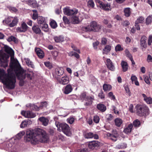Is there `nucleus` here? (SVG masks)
Returning a JSON list of instances; mask_svg holds the SVG:
<instances>
[{
  "mask_svg": "<svg viewBox=\"0 0 152 152\" xmlns=\"http://www.w3.org/2000/svg\"><path fill=\"white\" fill-rule=\"evenodd\" d=\"M92 98L91 97H88V99H86V102L85 103V105H88L91 104L92 102Z\"/></svg>",
  "mask_w": 152,
  "mask_h": 152,
  "instance_id": "nucleus-45",
  "label": "nucleus"
},
{
  "mask_svg": "<svg viewBox=\"0 0 152 152\" xmlns=\"http://www.w3.org/2000/svg\"><path fill=\"white\" fill-rule=\"evenodd\" d=\"M107 65L108 68L111 71H114L115 67L109 58L107 59Z\"/></svg>",
  "mask_w": 152,
  "mask_h": 152,
  "instance_id": "nucleus-19",
  "label": "nucleus"
},
{
  "mask_svg": "<svg viewBox=\"0 0 152 152\" xmlns=\"http://www.w3.org/2000/svg\"><path fill=\"white\" fill-rule=\"evenodd\" d=\"M63 73V69L57 67L55 69L53 74V76L57 79V78H59L58 76L62 75Z\"/></svg>",
  "mask_w": 152,
  "mask_h": 152,
  "instance_id": "nucleus-13",
  "label": "nucleus"
},
{
  "mask_svg": "<svg viewBox=\"0 0 152 152\" xmlns=\"http://www.w3.org/2000/svg\"><path fill=\"white\" fill-rule=\"evenodd\" d=\"M121 66L123 72H125L128 70V65L127 62L124 61H122L121 63Z\"/></svg>",
  "mask_w": 152,
  "mask_h": 152,
  "instance_id": "nucleus-25",
  "label": "nucleus"
},
{
  "mask_svg": "<svg viewBox=\"0 0 152 152\" xmlns=\"http://www.w3.org/2000/svg\"><path fill=\"white\" fill-rule=\"evenodd\" d=\"M32 30L36 34H40L41 32L40 29L37 26H34L32 28Z\"/></svg>",
  "mask_w": 152,
  "mask_h": 152,
  "instance_id": "nucleus-29",
  "label": "nucleus"
},
{
  "mask_svg": "<svg viewBox=\"0 0 152 152\" xmlns=\"http://www.w3.org/2000/svg\"><path fill=\"white\" fill-rule=\"evenodd\" d=\"M72 86L70 84H68L66 86L63 92L65 94H68L72 91Z\"/></svg>",
  "mask_w": 152,
  "mask_h": 152,
  "instance_id": "nucleus-20",
  "label": "nucleus"
},
{
  "mask_svg": "<svg viewBox=\"0 0 152 152\" xmlns=\"http://www.w3.org/2000/svg\"><path fill=\"white\" fill-rule=\"evenodd\" d=\"M96 2L97 5L104 10L108 11L110 10V4L104 3L99 0H96Z\"/></svg>",
  "mask_w": 152,
  "mask_h": 152,
  "instance_id": "nucleus-8",
  "label": "nucleus"
},
{
  "mask_svg": "<svg viewBox=\"0 0 152 152\" xmlns=\"http://www.w3.org/2000/svg\"><path fill=\"white\" fill-rule=\"evenodd\" d=\"M58 53L57 51H55L53 52L52 55L54 59H56V57L58 56Z\"/></svg>",
  "mask_w": 152,
  "mask_h": 152,
  "instance_id": "nucleus-63",
  "label": "nucleus"
},
{
  "mask_svg": "<svg viewBox=\"0 0 152 152\" xmlns=\"http://www.w3.org/2000/svg\"><path fill=\"white\" fill-rule=\"evenodd\" d=\"M88 97L86 96V94L85 93H82L80 96V98L83 100H85L86 101V99H88Z\"/></svg>",
  "mask_w": 152,
  "mask_h": 152,
  "instance_id": "nucleus-50",
  "label": "nucleus"
},
{
  "mask_svg": "<svg viewBox=\"0 0 152 152\" xmlns=\"http://www.w3.org/2000/svg\"><path fill=\"white\" fill-rule=\"evenodd\" d=\"M48 105V103L46 102H42L41 103V104L39 106V108L42 109L44 107H46Z\"/></svg>",
  "mask_w": 152,
  "mask_h": 152,
  "instance_id": "nucleus-49",
  "label": "nucleus"
},
{
  "mask_svg": "<svg viewBox=\"0 0 152 152\" xmlns=\"http://www.w3.org/2000/svg\"><path fill=\"white\" fill-rule=\"evenodd\" d=\"M82 30L85 31H91L90 27V25L87 26H84L82 27Z\"/></svg>",
  "mask_w": 152,
  "mask_h": 152,
  "instance_id": "nucleus-44",
  "label": "nucleus"
},
{
  "mask_svg": "<svg viewBox=\"0 0 152 152\" xmlns=\"http://www.w3.org/2000/svg\"><path fill=\"white\" fill-rule=\"evenodd\" d=\"M90 27L91 31L98 32L101 30L102 26L98 24L95 21H92L90 24Z\"/></svg>",
  "mask_w": 152,
  "mask_h": 152,
  "instance_id": "nucleus-7",
  "label": "nucleus"
},
{
  "mask_svg": "<svg viewBox=\"0 0 152 152\" xmlns=\"http://www.w3.org/2000/svg\"><path fill=\"white\" fill-rule=\"evenodd\" d=\"M80 14L79 15V17L74 15L72 18V21L74 24H78L81 22L83 18L81 17Z\"/></svg>",
  "mask_w": 152,
  "mask_h": 152,
  "instance_id": "nucleus-16",
  "label": "nucleus"
},
{
  "mask_svg": "<svg viewBox=\"0 0 152 152\" xmlns=\"http://www.w3.org/2000/svg\"><path fill=\"white\" fill-rule=\"evenodd\" d=\"M99 97L101 99H103L104 98V95L102 91H101L98 94Z\"/></svg>",
  "mask_w": 152,
  "mask_h": 152,
  "instance_id": "nucleus-59",
  "label": "nucleus"
},
{
  "mask_svg": "<svg viewBox=\"0 0 152 152\" xmlns=\"http://www.w3.org/2000/svg\"><path fill=\"white\" fill-rule=\"evenodd\" d=\"M32 11L34 12V13L33 15L32 16V18L34 20H36L37 18H38V14L37 12V10H32Z\"/></svg>",
  "mask_w": 152,
  "mask_h": 152,
  "instance_id": "nucleus-46",
  "label": "nucleus"
},
{
  "mask_svg": "<svg viewBox=\"0 0 152 152\" xmlns=\"http://www.w3.org/2000/svg\"><path fill=\"white\" fill-rule=\"evenodd\" d=\"M9 56L0 51V66L6 67L8 66V59Z\"/></svg>",
  "mask_w": 152,
  "mask_h": 152,
  "instance_id": "nucleus-6",
  "label": "nucleus"
},
{
  "mask_svg": "<svg viewBox=\"0 0 152 152\" xmlns=\"http://www.w3.org/2000/svg\"><path fill=\"white\" fill-rule=\"evenodd\" d=\"M11 61L12 64L10 65V68L7 70V73H6L3 69L0 68V80H1L8 88L12 89L14 88L16 82L15 75L22 82L26 75L12 56H11Z\"/></svg>",
  "mask_w": 152,
  "mask_h": 152,
  "instance_id": "nucleus-1",
  "label": "nucleus"
},
{
  "mask_svg": "<svg viewBox=\"0 0 152 152\" xmlns=\"http://www.w3.org/2000/svg\"><path fill=\"white\" fill-rule=\"evenodd\" d=\"M55 124L57 128V130L59 132H62L68 136H71L72 134L69 126L64 123H61L56 121Z\"/></svg>",
  "mask_w": 152,
  "mask_h": 152,
  "instance_id": "nucleus-3",
  "label": "nucleus"
},
{
  "mask_svg": "<svg viewBox=\"0 0 152 152\" xmlns=\"http://www.w3.org/2000/svg\"><path fill=\"white\" fill-rule=\"evenodd\" d=\"M108 97L112 100H115V97L113 95V93L112 92H110L108 94Z\"/></svg>",
  "mask_w": 152,
  "mask_h": 152,
  "instance_id": "nucleus-54",
  "label": "nucleus"
},
{
  "mask_svg": "<svg viewBox=\"0 0 152 152\" xmlns=\"http://www.w3.org/2000/svg\"><path fill=\"white\" fill-rule=\"evenodd\" d=\"M143 97L144 98V100L148 104H152V98L151 97H148L146 95L142 94Z\"/></svg>",
  "mask_w": 152,
  "mask_h": 152,
  "instance_id": "nucleus-26",
  "label": "nucleus"
},
{
  "mask_svg": "<svg viewBox=\"0 0 152 152\" xmlns=\"http://www.w3.org/2000/svg\"><path fill=\"white\" fill-rule=\"evenodd\" d=\"M103 88L104 91H109L111 90L112 87L109 84H105L103 85Z\"/></svg>",
  "mask_w": 152,
  "mask_h": 152,
  "instance_id": "nucleus-34",
  "label": "nucleus"
},
{
  "mask_svg": "<svg viewBox=\"0 0 152 152\" xmlns=\"http://www.w3.org/2000/svg\"><path fill=\"white\" fill-rule=\"evenodd\" d=\"M35 50L37 55L40 58H43L44 54L43 52L41 49L39 48H36Z\"/></svg>",
  "mask_w": 152,
  "mask_h": 152,
  "instance_id": "nucleus-22",
  "label": "nucleus"
},
{
  "mask_svg": "<svg viewBox=\"0 0 152 152\" xmlns=\"http://www.w3.org/2000/svg\"><path fill=\"white\" fill-rule=\"evenodd\" d=\"M125 15L126 17H128L130 15V8H126L124 10Z\"/></svg>",
  "mask_w": 152,
  "mask_h": 152,
  "instance_id": "nucleus-39",
  "label": "nucleus"
},
{
  "mask_svg": "<svg viewBox=\"0 0 152 152\" xmlns=\"http://www.w3.org/2000/svg\"><path fill=\"white\" fill-rule=\"evenodd\" d=\"M37 21L38 23L40 25H42V24L45 22V18L41 16L38 17L37 18Z\"/></svg>",
  "mask_w": 152,
  "mask_h": 152,
  "instance_id": "nucleus-37",
  "label": "nucleus"
},
{
  "mask_svg": "<svg viewBox=\"0 0 152 152\" xmlns=\"http://www.w3.org/2000/svg\"><path fill=\"white\" fill-rule=\"evenodd\" d=\"M147 40V37L145 36H143L141 37L140 40V45L144 48L145 49L147 47V45L146 41Z\"/></svg>",
  "mask_w": 152,
  "mask_h": 152,
  "instance_id": "nucleus-23",
  "label": "nucleus"
},
{
  "mask_svg": "<svg viewBox=\"0 0 152 152\" xmlns=\"http://www.w3.org/2000/svg\"><path fill=\"white\" fill-rule=\"evenodd\" d=\"M7 41L9 42L13 41L15 42H17L16 39L13 36H11L9 37L7 39Z\"/></svg>",
  "mask_w": 152,
  "mask_h": 152,
  "instance_id": "nucleus-52",
  "label": "nucleus"
},
{
  "mask_svg": "<svg viewBox=\"0 0 152 152\" xmlns=\"http://www.w3.org/2000/svg\"><path fill=\"white\" fill-rule=\"evenodd\" d=\"M53 39L56 42H62L64 40L63 37L61 36L54 37Z\"/></svg>",
  "mask_w": 152,
  "mask_h": 152,
  "instance_id": "nucleus-33",
  "label": "nucleus"
},
{
  "mask_svg": "<svg viewBox=\"0 0 152 152\" xmlns=\"http://www.w3.org/2000/svg\"><path fill=\"white\" fill-rule=\"evenodd\" d=\"M27 4L31 7L34 8L37 6V2L35 0H29L27 1Z\"/></svg>",
  "mask_w": 152,
  "mask_h": 152,
  "instance_id": "nucleus-28",
  "label": "nucleus"
},
{
  "mask_svg": "<svg viewBox=\"0 0 152 152\" xmlns=\"http://www.w3.org/2000/svg\"><path fill=\"white\" fill-rule=\"evenodd\" d=\"M144 81L145 82L148 84H150V82L148 76L145 75L144 76Z\"/></svg>",
  "mask_w": 152,
  "mask_h": 152,
  "instance_id": "nucleus-57",
  "label": "nucleus"
},
{
  "mask_svg": "<svg viewBox=\"0 0 152 152\" xmlns=\"http://www.w3.org/2000/svg\"><path fill=\"white\" fill-rule=\"evenodd\" d=\"M97 109L102 112L106 110V107L102 104H98L97 106Z\"/></svg>",
  "mask_w": 152,
  "mask_h": 152,
  "instance_id": "nucleus-36",
  "label": "nucleus"
},
{
  "mask_svg": "<svg viewBox=\"0 0 152 152\" xmlns=\"http://www.w3.org/2000/svg\"><path fill=\"white\" fill-rule=\"evenodd\" d=\"M135 109L137 114L140 116H144L148 114L149 109L146 106L137 104Z\"/></svg>",
  "mask_w": 152,
  "mask_h": 152,
  "instance_id": "nucleus-4",
  "label": "nucleus"
},
{
  "mask_svg": "<svg viewBox=\"0 0 152 152\" xmlns=\"http://www.w3.org/2000/svg\"><path fill=\"white\" fill-rule=\"evenodd\" d=\"M24 60H25L26 64L28 66L32 68H34V65L32 62L29 58H24Z\"/></svg>",
  "mask_w": 152,
  "mask_h": 152,
  "instance_id": "nucleus-31",
  "label": "nucleus"
},
{
  "mask_svg": "<svg viewBox=\"0 0 152 152\" xmlns=\"http://www.w3.org/2000/svg\"><path fill=\"white\" fill-rule=\"evenodd\" d=\"M38 120L41 122L42 125L44 126H46L49 123L48 119L44 117H42L38 119Z\"/></svg>",
  "mask_w": 152,
  "mask_h": 152,
  "instance_id": "nucleus-21",
  "label": "nucleus"
},
{
  "mask_svg": "<svg viewBox=\"0 0 152 152\" xmlns=\"http://www.w3.org/2000/svg\"><path fill=\"white\" fill-rule=\"evenodd\" d=\"M115 50L116 51H117L122 50H123V48L121 47L120 45H118L115 47Z\"/></svg>",
  "mask_w": 152,
  "mask_h": 152,
  "instance_id": "nucleus-58",
  "label": "nucleus"
},
{
  "mask_svg": "<svg viewBox=\"0 0 152 152\" xmlns=\"http://www.w3.org/2000/svg\"><path fill=\"white\" fill-rule=\"evenodd\" d=\"M63 20L64 23L66 24H69V19L66 16H64L63 18Z\"/></svg>",
  "mask_w": 152,
  "mask_h": 152,
  "instance_id": "nucleus-61",
  "label": "nucleus"
},
{
  "mask_svg": "<svg viewBox=\"0 0 152 152\" xmlns=\"http://www.w3.org/2000/svg\"><path fill=\"white\" fill-rule=\"evenodd\" d=\"M25 140L32 144L36 145L39 142H47L48 140V137L44 130L38 128L35 129L34 132L31 130H27Z\"/></svg>",
  "mask_w": 152,
  "mask_h": 152,
  "instance_id": "nucleus-2",
  "label": "nucleus"
},
{
  "mask_svg": "<svg viewBox=\"0 0 152 152\" xmlns=\"http://www.w3.org/2000/svg\"><path fill=\"white\" fill-rule=\"evenodd\" d=\"M32 121L29 119H27L23 121L21 124L20 127L21 128H23L27 127L31 124Z\"/></svg>",
  "mask_w": 152,
  "mask_h": 152,
  "instance_id": "nucleus-17",
  "label": "nucleus"
},
{
  "mask_svg": "<svg viewBox=\"0 0 152 152\" xmlns=\"http://www.w3.org/2000/svg\"><path fill=\"white\" fill-rule=\"evenodd\" d=\"M111 49V46L110 45H106L104 49H103V53L107 54Z\"/></svg>",
  "mask_w": 152,
  "mask_h": 152,
  "instance_id": "nucleus-32",
  "label": "nucleus"
},
{
  "mask_svg": "<svg viewBox=\"0 0 152 152\" xmlns=\"http://www.w3.org/2000/svg\"><path fill=\"white\" fill-rule=\"evenodd\" d=\"M85 137L86 138H94V139H98L99 138L98 135L96 134H94L93 133L91 132L86 133L85 134Z\"/></svg>",
  "mask_w": 152,
  "mask_h": 152,
  "instance_id": "nucleus-18",
  "label": "nucleus"
},
{
  "mask_svg": "<svg viewBox=\"0 0 152 152\" xmlns=\"http://www.w3.org/2000/svg\"><path fill=\"white\" fill-rule=\"evenodd\" d=\"M152 22V15L149 16L146 19V23L148 25Z\"/></svg>",
  "mask_w": 152,
  "mask_h": 152,
  "instance_id": "nucleus-40",
  "label": "nucleus"
},
{
  "mask_svg": "<svg viewBox=\"0 0 152 152\" xmlns=\"http://www.w3.org/2000/svg\"><path fill=\"white\" fill-rule=\"evenodd\" d=\"M87 5L89 7H93L94 6V4L93 1L89 0L88 2Z\"/></svg>",
  "mask_w": 152,
  "mask_h": 152,
  "instance_id": "nucleus-51",
  "label": "nucleus"
},
{
  "mask_svg": "<svg viewBox=\"0 0 152 152\" xmlns=\"http://www.w3.org/2000/svg\"><path fill=\"white\" fill-rule=\"evenodd\" d=\"M99 118L97 115H95L94 117L93 121L96 123H98L99 121Z\"/></svg>",
  "mask_w": 152,
  "mask_h": 152,
  "instance_id": "nucleus-53",
  "label": "nucleus"
},
{
  "mask_svg": "<svg viewBox=\"0 0 152 152\" xmlns=\"http://www.w3.org/2000/svg\"><path fill=\"white\" fill-rule=\"evenodd\" d=\"M144 21V18L142 17H139L136 20L135 23H142Z\"/></svg>",
  "mask_w": 152,
  "mask_h": 152,
  "instance_id": "nucleus-43",
  "label": "nucleus"
},
{
  "mask_svg": "<svg viewBox=\"0 0 152 152\" xmlns=\"http://www.w3.org/2000/svg\"><path fill=\"white\" fill-rule=\"evenodd\" d=\"M57 80L60 84L62 85L66 84L69 82V78L67 76L63 77L61 78H57Z\"/></svg>",
  "mask_w": 152,
  "mask_h": 152,
  "instance_id": "nucleus-14",
  "label": "nucleus"
},
{
  "mask_svg": "<svg viewBox=\"0 0 152 152\" xmlns=\"http://www.w3.org/2000/svg\"><path fill=\"white\" fill-rule=\"evenodd\" d=\"M75 120L74 118H69L67 119V122L70 124H72Z\"/></svg>",
  "mask_w": 152,
  "mask_h": 152,
  "instance_id": "nucleus-60",
  "label": "nucleus"
},
{
  "mask_svg": "<svg viewBox=\"0 0 152 152\" xmlns=\"http://www.w3.org/2000/svg\"><path fill=\"white\" fill-rule=\"evenodd\" d=\"M99 142L97 141H93L90 142L86 145V147H88L89 150L93 149L99 145Z\"/></svg>",
  "mask_w": 152,
  "mask_h": 152,
  "instance_id": "nucleus-11",
  "label": "nucleus"
},
{
  "mask_svg": "<svg viewBox=\"0 0 152 152\" xmlns=\"http://www.w3.org/2000/svg\"><path fill=\"white\" fill-rule=\"evenodd\" d=\"M133 127V124H129L127 127L125 128L124 132L126 134L131 132Z\"/></svg>",
  "mask_w": 152,
  "mask_h": 152,
  "instance_id": "nucleus-27",
  "label": "nucleus"
},
{
  "mask_svg": "<svg viewBox=\"0 0 152 152\" xmlns=\"http://www.w3.org/2000/svg\"><path fill=\"white\" fill-rule=\"evenodd\" d=\"M5 51L7 53L12 55L14 53L13 50L10 47L8 46L6 47L5 49Z\"/></svg>",
  "mask_w": 152,
  "mask_h": 152,
  "instance_id": "nucleus-38",
  "label": "nucleus"
},
{
  "mask_svg": "<svg viewBox=\"0 0 152 152\" xmlns=\"http://www.w3.org/2000/svg\"><path fill=\"white\" fill-rule=\"evenodd\" d=\"M133 124L134 127H138L140 125V123L138 119H136L133 122Z\"/></svg>",
  "mask_w": 152,
  "mask_h": 152,
  "instance_id": "nucleus-41",
  "label": "nucleus"
},
{
  "mask_svg": "<svg viewBox=\"0 0 152 152\" xmlns=\"http://www.w3.org/2000/svg\"><path fill=\"white\" fill-rule=\"evenodd\" d=\"M125 53L126 56L128 57L130 59L132 58L131 54L129 53V51L127 50H125Z\"/></svg>",
  "mask_w": 152,
  "mask_h": 152,
  "instance_id": "nucleus-55",
  "label": "nucleus"
},
{
  "mask_svg": "<svg viewBox=\"0 0 152 152\" xmlns=\"http://www.w3.org/2000/svg\"><path fill=\"white\" fill-rule=\"evenodd\" d=\"M26 107L31 110L35 111H38L39 110V107H37V105L30 103L27 104Z\"/></svg>",
  "mask_w": 152,
  "mask_h": 152,
  "instance_id": "nucleus-24",
  "label": "nucleus"
},
{
  "mask_svg": "<svg viewBox=\"0 0 152 152\" xmlns=\"http://www.w3.org/2000/svg\"><path fill=\"white\" fill-rule=\"evenodd\" d=\"M21 114L25 117L28 118H34L36 116V115L35 113L30 111H22L21 112Z\"/></svg>",
  "mask_w": 152,
  "mask_h": 152,
  "instance_id": "nucleus-12",
  "label": "nucleus"
},
{
  "mask_svg": "<svg viewBox=\"0 0 152 152\" xmlns=\"http://www.w3.org/2000/svg\"><path fill=\"white\" fill-rule=\"evenodd\" d=\"M105 135L107 137L108 139L111 140L113 141H116L117 140L118 134L115 130H113L112 134L107 133Z\"/></svg>",
  "mask_w": 152,
  "mask_h": 152,
  "instance_id": "nucleus-10",
  "label": "nucleus"
},
{
  "mask_svg": "<svg viewBox=\"0 0 152 152\" xmlns=\"http://www.w3.org/2000/svg\"><path fill=\"white\" fill-rule=\"evenodd\" d=\"M89 150L88 148H81L79 150V152H87Z\"/></svg>",
  "mask_w": 152,
  "mask_h": 152,
  "instance_id": "nucleus-62",
  "label": "nucleus"
},
{
  "mask_svg": "<svg viewBox=\"0 0 152 152\" xmlns=\"http://www.w3.org/2000/svg\"><path fill=\"white\" fill-rule=\"evenodd\" d=\"M125 90L126 93L128 94V95L130 96L131 95V93L129 90V88L128 86H126L125 87Z\"/></svg>",
  "mask_w": 152,
  "mask_h": 152,
  "instance_id": "nucleus-56",
  "label": "nucleus"
},
{
  "mask_svg": "<svg viewBox=\"0 0 152 152\" xmlns=\"http://www.w3.org/2000/svg\"><path fill=\"white\" fill-rule=\"evenodd\" d=\"M115 123L117 126L120 127L123 123V121L121 119L117 118L115 119Z\"/></svg>",
  "mask_w": 152,
  "mask_h": 152,
  "instance_id": "nucleus-35",
  "label": "nucleus"
},
{
  "mask_svg": "<svg viewBox=\"0 0 152 152\" xmlns=\"http://www.w3.org/2000/svg\"><path fill=\"white\" fill-rule=\"evenodd\" d=\"M64 13L68 15H74L77 14L78 12V10L75 9L70 10L69 7H66L63 9Z\"/></svg>",
  "mask_w": 152,
  "mask_h": 152,
  "instance_id": "nucleus-9",
  "label": "nucleus"
},
{
  "mask_svg": "<svg viewBox=\"0 0 152 152\" xmlns=\"http://www.w3.org/2000/svg\"><path fill=\"white\" fill-rule=\"evenodd\" d=\"M28 26L25 22H23L22 23L21 27H18L16 29L17 32H25L27 29Z\"/></svg>",
  "mask_w": 152,
  "mask_h": 152,
  "instance_id": "nucleus-15",
  "label": "nucleus"
},
{
  "mask_svg": "<svg viewBox=\"0 0 152 152\" xmlns=\"http://www.w3.org/2000/svg\"><path fill=\"white\" fill-rule=\"evenodd\" d=\"M18 22V19L17 17H9L3 20L8 26L12 27L17 25Z\"/></svg>",
  "mask_w": 152,
  "mask_h": 152,
  "instance_id": "nucleus-5",
  "label": "nucleus"
},
{
  "mask_svg": "<svg viewBox=\"0 0 152 152\" xmlns=\"http://www.w3.org/2000/svg\"><path fill=\"white\" fill-rule=\"evenodd\" d=\"M132 83H134L136 86L139 85V83L137 81V78L136 76L132 75L131 78Z\"/></svg>",
  "mask_w": 152,
  "mask_h": 152,
  "instance_id": "nucleus-30",
  "label": "nucleus"
},
{
  "mask_svg": "<svg viewBox=\"0 0 152 152\" xmlns=\"http://www.w3.org/2000/svg\"><path fill=\"white\" fill-rule=\"evenodd\" d=\"M152 43V35H150L149 37L148 41V44L150 45Z\"/></svg>",
  "mask_w": 152,
  "mask_h": 152,
  "instance_id": "nucleus-64",
  "label": "nucleus"
},
{
  "mask_svg": "<svg viewBox=\"0 0 152 152\" xmlns=\"http://www.w3.org/2000/svg\"><path fill=\"white\" fill-rule=\"evenodd\" d=\"M50 24L51 27L53 28H56L57 26L56 23L53 20H52L51 21Z\"/></svg>",
  "mask_w": 152,
  "mask_h": 152,
  "instance_id": "nucleus-42",
  "label": "nucleus"
},
{
  "mask_svg": "<svg viewBox=\"0 0 152 152\" xmlns=\"http://www.w3.org/2000/svg\"><path fill=\"white\" fill-rule=\"evenodd\" d=\"M42 26H41L42 27V29L44 31H47L48 30V26L47 24L46 23H44L42 24Z\"/></svg>",
  "mask_w": 152,
  "mask_h": 152,
  "instance_id": "nucleus-48",
  "label": "nucleus"
},
{
  "mask_svg": "<svg viewBox=\"0 0 152 152\" xmlns=\"http://www.w3.org/2000/svg\"><path fill=\"white\" fill-rule=\"evenodd\" d=\"M25 134V132L24 131H22L20 132L17 134L16 136V137L18 139H20Z\"/></svg>",
  "mask_w": 152,
  "mask_h": 152,
  "instance_id": "nucleus-47",
  "label": "nucleus"
}]
</instances>
